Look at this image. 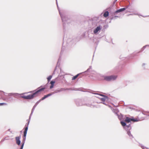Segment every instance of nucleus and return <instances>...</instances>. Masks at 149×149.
<instances>
[{
    "mask_svg": "<svg viewBox=\"0 0 149 149\" xmlns=\"http://www.w3.org/2000/svg\"><path fill=\"white\" fill-rule=\"evenodd\" d=\"M146 65V64L145 63H143L142 65V67L144 69H146V67H145V65Z\"/></svg>",
    "mask_w": 149,
    "mask_h": 149,
    "instance_id": "c756f323",
    "label": "nucleus"
},
{
    "mask_svg": "<svg viewBox=\"0 0 149 149\" xmlns=\"http://www.w3.org/2000/svg\"><path fill=\"white\" fill-rule=\"evenodd\" d=\"M127 131V134L129 136V138L131 139H132L133 138V137L132 134H131V132L130 131V130H128L127 131Z\"/></svg>",
    "mask_w": 149,
    "mask_h": 149,
    "instance_id": "dca6fc26",
    "label": "nucleus"
},
{
    "mask_svg": "<svg viewBox=\"0 0 149 149\" xmlns=\"http://www.w3.org/2000/svg\"><path fill=\"white\" fill-rule=\"evenodd\" d=\"M7 104L5 103H0V106H2L4 105H6Z\"/></svg>",
    "mask_w": 149,
    "mask_h": 149,
    "instance_id": "473e14b6",
    "label": "nucleus"
},
{
    "mask_svg": "<svg viewBox=\"0 0 149 149\" xmlns=\"http://www.w3.org/2000/svg\"><path fill=\"white\" fill-rule=\"evenodd\" d=\"M100 77L104 78V79L107 81H110L112 80H115L117 78V76L111 75L109 76H105L103 75H100Z\"/></svg>",
    "mask_w": 149,
    "mask_h": 149,
    "instance_id": "20e7f679",
    "label": "nucleus"
},
{
    "mask_svg": "<svg viewBox=\"0 0 149 149\" xmlns=\"http://www.w3.org/2000/svg\"><path fill=\"white\" fill-rule=\"evenodd\" d=\"M129 6H127L125 8H123L120 9H119L116 11L114 12V14L115 15L118 13L122 12L125 10L129 7Z\"/></svg>",
    "mask_w": 149,
    "mask_h": 149,
    "instance_id": "1a4fd4ad",
    "label": "nucleus"
},
{
    "mask_svg": "<svg viewBox=\"0 0 149 149\" xmlns=\"http://www.w3.org/2000/svg\"><path fill=\"white\" fill-rule=\"evenodd\" d=\"M132 121L133 122H137L140 121L139 119H135L134 118V117H132Z\"/></svg>",
    "mask_w": 149,
    "mask_h": 149,
    "instance_id": "412c9836",
    "label": "nucleus"
},
{
    "mask_svg": "<svg viewBox=\"0 0 149 149\" xmlns=\"http://www.w3.org/2000/svg\"><path fill=\"white\" fill-rule=\"evenodd\" d=\"M101 103H102V104H105V105H107V104H106V103H105V102H101Z\"/></svg>",
    "mask_w": 149,
    "mask_h": 149,
    "instance_id": "4c0bfd02",
    "label": "nucleus"
},
{
    "mask_svg": "<svg viewBox=\"0 0 149 149\" xmlns=\"http://www.w3.org/2000/svg\"><path fill=\"white\" fill-rule=\"evenodd\" d=\"M139 146L143 149L144 148V147L141 144H139Z\"/></svg>",
    "mask_w": 149,
    "mask_h": 149,
    "instance_id": "f704fd0d",
    "label": "nucleus"
},
{
    "mask_svg": "<svg viewBox=\"0 0 149 149\" xmlns=\"http://www.w3.org/2000/svg\"><path fill=\"white\" fill-rule=\"evenodd\" d=\"M100 100L101 101L104 102L105 100V99L104 98V97H103L100 98Z\"/></svg>",
    "mask_w": 149,
    "mask_h": 149,
    "instance_id": "c85d7f7f",
    "label": "nucleus"
},
{
    "mask_svg": "<svg viewBox=\"0 0 149 149\" xmlns=\"http://www.w3.org/2000/svg\"><path fill=\"white\" fill-rule=\"evenodd\" d=\"M42 87V86H41L40 87H39L38 88V90H35L34 91H31L29 92V93H31L32 92H34L35 91V93H36V94L37 95L38 93H39L40 92L42 91H44L45 89V88H42L39 89L40 88Z\"/></svg>",
    "mask_w": 149,
    "mask_h": 149,
    "instance_id": "9d476101",
    "label": "nucleus"
},
{
    "mask_svg": "<svg viewBox=\"0 0 149 149\" xmlns=\"http://www.w3.org/2000/svg\"><path fill=\"white\" fill-rule=\"evenodd\" d=\"M23 147H20V149H23Z\"/></svg>",
    "mask_w": 149,
    "mask_h": 149,
    "instance_id": "37998d69",
    "label": "nucleus"
},
{
    "mask_svg": "<svg viewBox=\"0 0 149 149\" xmlns=\"http://www.w3.org/2000/svg\"><path fill=\"white\" fill-rule=\"evenodd\" d=\"M143 16V17H145V16Z\"/></svg>",
    "mask_w": 149,
    "mask_h": 149,
    "instance_id": "09e8293b",
    "label": "nucleus"
},
{
    "mask_svg": "<svg viewBox=\"0 0 149 149\" xmlns=\"http://www.w3.org/2000/svg\"><path fill=\"white\" fill-rule=\"evenodd\" d=\"M82 74V73H81L79 74H77L76 75H75V76H74L72 78V80H74L76 79L77 77L80 74Z\"/></svg>",
    "mask_w": 149,
    "mask_h": 149,
    "instance_id": "aec40b11",
    "label": "nucleus"
},
{
    "mask_svg": "<svg viewBox=\"0 0 149 149\" xmlns=\"http://www.w3.org/2000/svg\"><path fill=\"white\" fill-rule=\"evenodd\" d=\"M116 17H119V16H113L110 18V19H116Z\"/></svg>",
    "mask_w": 149,
    "mask_h": 149,
    "instance_id": "bb28decb",
    "label": "nucleus"
},
{
    "mask_svg": "<svg viewBox=\"0 0 149 149\" xmlns=\"http://www.w3.org/2000/svg\"><path fill=\"white\" fill-rule=\"evenodd\" d=\"M132 118H130L128 117H126L125 121L127 123H129L132 121Z\"/></svg>",
    "mask_w": 149,
    "mask_h": 149,
    "instance_id": "f3484780",
    "label": "nucleus"
},
{
    "mask_svg": "<svg viewBox=\"0 0 149 149\" xmlns=\"http://www.w3.org/2000/svg\"><path fill=\"white\" fill-rule=\"evenodd\" d=\"M115 113L116 114L117 116H118V118L120 120H121L123 118V115L121 113H120V114L118 113Z\"/></svg>",
    "mask_w": 149,
    "mask_h": 149,
    "instance_id": "4468645a",
    "label": "nucleus"
},
{
    "mask_svg": "<svg viewBox=\"0 0 149 149\" xmlns=\"http://www.w3.org/2000/svg\"><path fill=\"white\" fill-rule=\"evenodd\" d=\"M52 76H53V75H50L47 78V81H48V83L50 81V80L52 78Z\"/></svg>",
    "mask_w": 149,
    "mask_h": 149,
    "instance_id": "4be33fe9",
    "label": "nucleus"
},
{
    "mask_svg": "<svg viewBox=\"0 0 149 149\" xmlns=\"http://www.w3.org/2000/svg\"><path fill=\"white\" fill-rule=\"evenodd\" d=\"M48 84H49V83H47V84L45 85L43 88H45V89H46L47 88V86Z\"/></svg>",
    "mask_w": 149,
    "mask_h": 149,
    "instance_id": "72a5a7b5",
    "label": "nucleus"
},
{
    "mask_svg": "<svg viewBox=\"0 0 149 149\" xmlns=\"http://www.w3.org/2000/svg\"><path fill=\"white\" fill-rule=\"evenodd\" d=\"M147 46H149V45H146L144 46L142 48L141 50V51H140L139 52H138V53L141 52H142V51H143Z\"/></svg>",
    "mask_w": 149,
    "mask_h": 149,
    "instance_id": "b1692460",
    "label": "nucleus"
},
{
    "mask_svg": "<svg viewBox=\"0 0 149 149\" xmlns=\"http://www.w3.org/2000/svg\"><path fill=\"white\" fill-rule=\"evenodd\" d=\"M20 136L16 137L15 138L16 141V143L18 146L20 145L21 144V141L20 140Z\"/></svg>",
    "mask_w": 149,
    "mask_h": 149,
    "instance_id": "9b49d317",
    "label": "nucleus"
},
{
    "mask_svg": "<svg viewBox=\"0 0 149 149\" xmlns=\"http://www.w3.org/2000/svg\"><path fill=\"white\" fill-rule=\"evenodd\" d=\"M29 121L26 124L25 127L24 128V131L23 132V139L21 147H23L25 141L26 139V136L27 133V132L28 129L29 125Z\"/></svg>",
    "mask_w": 149,
    "mask_h": 149,
    "instance_id": "7ed1b4c3",
    "label": "nucleus"
},
{
    "mask_svg": "<svg viewBox=\"0 0 149 149\" xmlns=\"http://www.w3.org/2000/svg\"><path fill=\"white\" fill-rule=\"evenodd\" d=\"M6 139V138H5L4 139H2L1 140V142H3V141L4 140H5Z\"/></svg>",
    "mask_w": 149,
    "mask_h": 149,
    "instance_id": "ea45409f",
    "label": "nucleus"
},
{
    "mask_svg": "<svg viewBox=\"0 0 149 149\" xmlns=\"http://www.w3.org/2000/svg\"><path fill=\"white\" fill-rule=\"evenodd\" d=\"M70 40V39H68V40Z\"/></svg>",
    "mask_w": 149,
    "mask_h": 149,
    "instance_id": "49530a36",
    "label": "nucleus"
},
{
    "mask_svg": "<svg viewBox=\"0 0 149 149\" xmlns=\"http://www.w3.org/2000/svg\"><path fill=\"white\" fill-rule=\"evenodd\" d=\"M148 116H149V114L148 115Z\"/></svg>",
    "mask_w": 149,
    "mask_h": 149,
    "instance_id": "603ef678",
    "label": "nucleus"
},
{
    "mask_svg": "<svg viewBox=\"0 0 149 149\" xmlns=\"http://www.w3.org/2000/svg\"><path fill=\"white\" fill-rule=\"evenodd\" d=\"M104 98L105 99V100H108L109 97L108 96L106 95L104 96Z\"/></svg>",
    "mask_w": 149,
    "mask_h": 149,
    "instance_id": "2f4dec72",
    "label": "nucleus"
},
{
    "mask_svg": "<svg viewBox=\"0 0 149 149\" xmlns=\"http://www.w3.org/2000/svg\"><path fill=\"white\" fill-rule=\"evenodd\" d=\"M75 102L77 106H81L85 105L83 101L81 99H76L75 100Z\"/></svg>",
    "mask_w": 149,
    "mask_h": 149,
    "instance_id": "423d86ee",
    "label": "nucleus"
},
{
    "mask_svg": "<svg viewBox=\"0 0 149 149\" xmlns=\"http://www.w3.org/2000/svg\"><path fill=\"white\" fill-rule=\"evenodd\" d=\"M40 101H39V100H38V101L33 106V108L31 110V113L30 115V116H29V119H27V121L28 122V121H29V122H30V120H31V116H32V114H33V111L35 109V108L36 107V106H37V105L40 102Z\"/></svg>",
    "mask_w": 149,
    "mask_h": 149,
    "instance_id": "39448f33",
    "label": "nucleus"
},
{
    "mask_svg": "<svg viewBox=\"0 0 149 149\" xmlns=\"http://www.w3.org/2000/svg\"><path fill=\"white\" fill-rule=\"evenodd\" d=\"M47 98L46 95H45L43 97H42L40 100H39L40 102L42 100H43Z\"/></svg>",
    "mask_w": 149,
    "mask_h": 149,
    "instance_id": "393cba45",
    "label": "nucleus"
},
{
    "mask_svg": "<svg viewBox=\"0 0 149 149\" xmlns=\"http://www.w3.org/2000/svg\"><path fill=\"white\" fill-rule=\"evenodd\" d=\"M54 94V93L53 92L50 93H49V94L46 95L47 97H48Z\"/></svg>",
    "mask_w": 149,
    "mask_h": 149,
    "instance_id": "a878e982",
    "label": "nucleus"
},
{
    "mask_svg": "<svg viewBox=\"0 0 149 149\" xmlns=\"http://www.w3.org/2000/svg\"><path fill=\"white\" fill-rule=\"evenodd\" d=\"M92 70V66H89V68L87 69V70L86 71L82 73H86L87 72H90Z\"/></svg>",
    "mask_w": 149,
    "mask_h": 149,
    "instance_id": "6ab92c4d",
    "label": "nucleus"
},
{
    "mask_svg": "<svg viewBox=\"0 0 149 149\" xmlns=\"http://www.w3.org/2000/svg\"><path fill=\"white\" fill-rule=\"evenodd\" d=\"M119 16V17H116V19L117 17H120V16Z\"/></svg>",
    "mask_w": 149,
    "mask_h": 149,
    "instance_id": "c03bdc74",
    "label": "nucleus"
},
{
    "mask_svg": "<svg viewBox=\"0 0 149 149\" xmlns=\"http://www.w3.org/2000/svg\"><path fill=\"white\" fill-rule=\"evenodd\" d=\"M109 107H111V106H109Z\"/></svg>",
    "mask_w": 149,
    "mask_h": 149,
    "instance_id": "8fccbe9b",
    "label": "nucleus"
},
{
    "mask_svg": "<svg viewBox=\"0 0 149 149\" xmlns=\"http://www.w3.org/2000/svg\"><path fill=\"white\" fill-rule=\"evenodd\" d=\"M117 0H114V1L113 2V4H115L116 2L117 1Z\"/></svg>",
    "mask_w": 149,
    "mask_h": 149,
    "instance_id": "58836bf2",
    "label": "nucleus"
},
{
    "mask_svg": "<svg viewBox=\"0 0 149 149\" xmlns=\"http://www.w3.org/2000/svg\"><path fill=\"white\" fill-rule=\"evenodd\" d=\"M102 28V26L100 25H99V26H97L93 30L94 33L96 35L98 34Z\"/></svg>",
    "mask_w": 149,
    "mask_h": 149,
    "instance_id": "0eeeda50",
    "label": "nucleus"
},
{
    "mask_svg": "<svg viewBox=\"0 0 149 149\" xmlns=\"http://www.w3.org/2000/svg\"><path fill=\"white\" fill-rule=\"evenodd\" d=\"M143 149H144V148H143Z\"/></svg>",
    "mask_w": 149,
    "mask_h": 149,
    "instance_id": "3c124183",
    "label": "nucleus"
},
{
    "mask_svg": "<svg viewBox=\"0 0 149 149\" xmlns=\"http://www.w3.org/2000/svg\"><path fill=\"white\" fill-rule=\"evenodd\" d=\"M120 123L122 125L126 131L128 130V129H126V128L125 127L126 126V123L125 122L123 121H121Z\"/></svg>",
    "mask_w": 149,
    "mask_h": 149,
    "instance_id": "ddd939ff",
    "label": "nucleus"
},
{
    "mask_svg": "<svg viewBox=\"0 0 149 149\" xmlns=\"http://www.w3.org/2000/svg\"><path fill=\"white\" fill-rule=\"evenodd\" d=\"M109 13L108 11H105L103 14V16L105 17H107L109 16Z\"/></svg>",
    "mask_w": 149,
    "mask_h": 149,
    "instance_id": "a211bd4d",
    "label": "nucleus"
},
{
    "mask_svg": "<svg viewBox=\"0 0 149 149\" xmlns=\"http://www.w3.org/2000/svg\"><path fill=\"white\" fill-rule=\"evenodd\" d=\"M64 49H65V48H64V47L63 46L62 47L61 51V52L60 53L61 54H62V52L64 50Z\"/></svg>",
    "mask_w": 149,
    "mask_h": 149,
    "instance_id": "7c9ffc66",
    "label": "nucleus"
},
{
    "mask_svg": "<svg viewBox=\"0 0 149 149\" xmlns=\"http://www.w3.org/2000/svg\"><path fill=\"white\" fill-rule=\"evenodd\" d=\"M55 82V81L54 80H52L50 81V84L51 85H54V84Z\"/></svg>",
    "mask_w": 149,
    "mask_h": 149,
    "instance_id": "cd10ccee",
    "label": "nucleus"
},
{
    "mask_svg": "<svg viewBox=\"0 0 149 149\" xmlns=\"http://www.w3.org/2000/svg\"><path fill=\"white\" fill-rule=\"evenodd\" d=\"M69 90L70 89L68 88H61L56 90L54 91L53 92V93L54 94H55L60 92L63 91Z\"/></svg>",
    "mask_w": 149,
    "mask_h": 149,
    "instance_id": "6e6552de",
    "label": "nucleus"
},
{
    "mask_svg": "<svg viewBox=\"0 0 149 149\" xmlns=\"http://www.w3.org/2000/svg\"><path fill=\"white\" fill-rule=\"evenodd\" d=\"M56 0V3L57 5V8L58 10L59 13L61 17V20H62V22L63 23V27L64 30H65V25L66 23H68V21L69 20V19L68 17L66 16L64 14H62L60 10L59 9V8L58 7V3L57 2V0Z\"/></svg>",
    "mask_w": 149,
    "mask_h": 149,
    "instance_id": "f03ea898",
    "label": "nucleus"
},
{
    "mask_svg": "<svg viewBox=\"0 0 149 149\" xmlns=\"http://www.w3.org/2000/svg\"><path fill=\"white\" fill-rule=\"evenodd\" d=\"M85 104L84 105H86V106H88V107H89L90 106V105L89 104Z\"/></svg>",
    "mask_w": 149,
    "mask_h": 149,
    "instance_id": "e433bc0d",
    "label": "nucleus"
},
{
    "mask_svg": "<svg viewBox=\"0 0 149 149\" xmlns=\"http://www.w3.org/2000/svg\"><path fill=\"white\" fill-rule=\"evenodd\" d=\"M126 128V129H128V130H130L131 129V127H130V124H129L128 125H127L125 127Z\"/></svg>",
    "mask_w": 149,
    "mask_h": 149,
    "instance_id": "5701e85b",
    "label": "nucleus"
},
{
    "mask_svg": "<svg viewBox=\"0 0 149 149\" xmlns=\"http://www.w3.org/2000/svg\"><path fill=\"white\" fill-rule=\"evenodd\" d=\"M99 21H98V19L97 18H94L93 19L92 22V24L93 25H94L95 26H96L98 22Z\"/></svg>",
    "mask_w": 149,
    "mask_h": 149,
    "instance_id": "f8f14e48",
    "label": "nucleus"
},
{
    "mask_svg": "<svg viewBox=\"0 0 149 149\" xmlns=\"http://www.w3.org/2000/svg\"><path fill=\"white\" fill-rule=\"evenodd\" d=\"M98 41L96 42H95V43L97 45H98Z\"/></svg>",
    "mask_w": 149,
    "mask_h": 149,
    "instance_id": "a19ab883",
    "label": "nucleus"
},
{
    "mask_svg": "<svg viewBox=\"0 0 149 149\" xmlns=\"http://www.w3.org/2000/svg\"><path fill=\"white\" fill-rule=\"evenodd\" d=\"M120 59H122V58H121V57H120Z\"/></svg>",
    "mask_w": 149,
    "mask_h": 149,
    "instance_id": "de8ad7c7",
    "label": "nucleus"
},
{
    "mask_svg": "<svg viewBox=\"0 0 149 149\" xmlns=\"http://www.w3.org/2000/svg\"><path fill=\"white\" fill-rule=\"evenodd\" d=\"M65 36L64 35V38H63V40H64V39L65 38Z\"/></svg>",
    "mask_w": 149,
    "mask_h": 149,
    "instance_id": "a18cd8bd",
    "label": "nucleus"
},
{
    "mask_svg": "<svg viewBox=\"0 0 149 149\" xmlns=\"http://www.w3.org/2000/svg\"><path fill=\"white\" fill-rule=\"evenodd\" d=\"M2 93H4V95L6 97L13 96L15 98H18L19 97H21L26 99H32L34 98L35 97L37 96V94L35 92L27 96H25L23 95L25 93L19 94L18 93H10L8 94V95H6L5 94H7V93H5L2 91H0V95H1L3 97V100H6L7 98L4 97L3 95L2 94Z\"/></svg>",
    "mask_w": 149,
    "mask_h": 149,
    "instance_id": "f257e3e1",
    "label": "nucleus"
},
{
    "mask_svg": "<svg viewBox=\"0 0 149 149\" xmlns=\"http://www.w3.org/2000/svg\"><path fill=\"white\" fill-rule=\"evenodd\" d=\"M61 59H60V57H59V59L58 60V62H57V65H56V67L55 68V70H54V72L53 73V75L55 74V70H56V69L57 66H59L60 63H60L61 62Z\"/></svg>",
    "mask_w": 149,
    "mask_h": 149,
    "instance_id": "2eb2a0df",
    "label": "nucleus"
},
{
    "mask_svg": "<svg viewBox=\"0 0 149 149\" xmlns=\"http://www.w3.org/2000/svg\"><path fill=\"white\" fill-rule=\"evenodd\" d=\"M54 85H51L50 86V88L51 89L52 88L54 87Z\"/></svg>",
    "mask_w": 149,
    "mask_h": 149,
    "instance_id": "c9c22d12",
    "label": "nucleus"
},
{
    "mask_svg": "<svg viewBox=\"0 0 149 149\" xmlns=\"http://www.w3.org/2000/svg\"><path fill=\"white\" fill-rule=\"evenodd\" d=\"M101 95V96L103 97H104V96L105 95H103V94H101V95Z\"/></svg>",
    "mask_w": 149,
    "mask_h": 149,
    "instance_id": "79ce46f5",
    "label": "nucleus"
}]
</instances>
